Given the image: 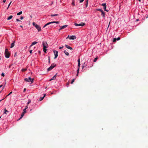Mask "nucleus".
Listing matches in <instances>:
<instances>
[{
  "mask_svg": "<svg viewBox=\"0 0 148 148\" xmlns=\"http://www.w3.org/2000/svg\"><path fill=\"white\" fill-rule=\"evenodd\" d=\"M74 25L76 26H83L85 25V23H80L79 24L77 23H75Z\"/></svg>",
  "mask_w": 148,
  "mask_h": 148,
  "instance_id": "nucleus-6",
  "label": "nucleus"
},
{
  "mask_svg": "<svg viewBox=\"0 0 148 148\" xmlns=\"http://www.w3.org/2000/svg\"><path fill=\"white\" fill-rule=\"evenodd\" d=\"M15 41H14L13 43H12L11 44V46L10 47L11 48H12L14 46V43Z\"/></svg>",
  "mask_w": 148,
  "mask_h": 148,
  "instance_id": "nucleus-15",
  "label": "nucleus"
},
{
  "mask_svg": "<svg viewBox=\"0 0 148 148\" xmlns=\"http://www.w3.org/2000/svg\"><path fill=\"white\" fill-rule=\"evenodd\" d=\"M5 84H6V83H5V84L4 85V86H3L4 87H5Z\"/></svg>",
  "mask_w": 148,
  "mask_h": 148,
  "instance_id": "nucleus-49",
  "label": "nucleus"
},
{
  "mask_svg": "<svg viewBox=\"0 0 148 148\" xmlns=\"http://www.w3.org/2000/svg\"><path fill=\"white\" fill-rule=\"evenodd\" d=\"M34 79L33 78L32 79L30 77H29L28 78H25L24 79V80L25 81L29 82H31V83H33Z\"/></svg>",
  "mask_w": 148,
  "mask_h": 148,
  "instance_id": "nucleus-4",
  "label": "nucleus"
},
{
  "mask_svg": "<svg viewBox=\"0 0 148 148\" xmlns=\"http://www.w3.org/2000/svg\"><path fill=\"white\" fill-rule=\"evenodd\" d=\"M37 43H38V42H36V41H35L34 42H32V44L29 47L30 48V47H32V46H33V45H34L36 44Z\"/></svg>",
  "mask_w": 148,
  "mask_h": 148,
  "instance_id": "nucleus-14",
  "label": "nucleus"
},
{
  "mask_svg": "<svg viewBox=\"0 0 148 148\" xmlns=\"http://www.w3.org/2000/svg\"><path fill=\"white\" fill-rule=\"evenodd\" d=\"M26 90V89L25 88L24 89V90H23V92H25V90Z\"/></svg>",
  "mask_w": 148,
  "mask_h": 148,
  "instance_id": "nucleus-45",
  "label": "nucleus"
},
{
  "mask_svg": "<svg viewBox=\"0 0 148 148\" xmlns=\"http://www.w3.org/2000/svg\"><path fill=\"white\" fill-rule=\"evenodd\" d=\"M61 27L60 28V29H59V31H60V30H62V29H61V27Z\"/></svg>",
  "mask_w": 148,
  "mask_h": 148,
  "instance_id": "nucleus-48",
  "label": "nucleus"
},
{
  "mask_svg": "<svg viewBox=\"0 0 148 148\" xmlns=\"http://www.w3.org/2000/svg\"><path fill=\"white\" fill-rule=\"evenodd\" d=\"M27 70V69H23L22 70V71H26Z\"/></svg>",
  "mask_w": 148,
  "mask_h": 148,
  "instance_id": "nucleus-29",
  "label": "nucleus"
},
{
  "mask_svg": "<svg viewBox=\"0 0 148 148\" xmlns=\"http://www.w3.org/2000/svg\"><path fill=\"white\" fill-rule=\"evenodd\" d=\"M6 0H3V2L4 3H5L6 2Z\"/></svg>",
  "mask_w": 148,
  "mask_h": 148,
  "instance_id": "nucleus-46",
  "label": "nucleus"
},
{
  "mask_svg": "<svg viewBox=\"0 0 148 148\" xmlns=\"http://www.w3.org/2000/svg\"><path fill=\"white\" fill-rule=\"evenodd\" d=\"M84 67V66H83V67H82V69H83Z\"/></svg>",
  "mask_w": 148,
  "mask_h": 148,
  "instance_id": "nucleus-61",
  "label": "nucleus"
},
{
  "mask_svg": "<svg viewBox=\"0 0 148 148\" xmlns=\"http://www.w3.org/2000/svg\"><path fill=\"white\" fill-rule=\"evenodd\" d=\"M69 36L67 37L66 38H69Z\"/></svg>",
  "mask_w": 148,
  "mask_h": 148,
  "instance_id": "nucleus-56",
  "label": "nucleus"
},
{
  "mask_svg": "<svg viewBox=\"0 0 148 148\" xmlns=\"http://www.w3.org/2000/svg\"><path fill=\"white\" fill-rule=\"evenodd\" d=\"M58 73H57L56 74L53 76V77L51 79L49 80L50 81H51L52 80L55 79H56L57 75Z\"/></svg>",
  "mask_w": 148,
  "mask_h": 148,
  "instance_id": "nucleus-11",
  "label": "nucleus"
},
{
  "mask_svg": "<svg viewBox=\"0 0 148 148\" xmlns=\"http://www.w3.org/2000/svg\"><path fill=\"white\" fill-rule=\"evenodd\" d=\"M49 62H50V60H49Z\"/></svg>",
  "mask_w": 148,
  "mask_h": 148,
  "instance_id": "nucleus-51",
  "label": "nucleus"
},
{
  "mask_svg": "<svg viewBox=\"0 0 148 148\" xmlns=\"http://www.w3.org/2000/svg\"><path fill=\"white\" fill-rule=\"evenodd\" d=\"M4 87H3V88H2V90H3V89Z\"/></svg>",
  "mask_w": 148,
  "mask_h": 148,
  "instance_id": "nucleus-52",
  "label": "nucleus"
},
{
  "mask_svg": "<svg viewBox=\"0 0 148 148\" xmlns=\"http://www.w3.org/2000/svg\"><path fill=\"white\" fill-rule=\"evenodd\" d=\"M80 63H78V69L77 70V74L76 75L77 76H78V74L79 73V68H80Z\"/></svg>",
  "mask_w": 148,
  "mask_h": 148,
  "instance_id": "nucleus-10",
  "label": "nucleus"
},
{
  "mask_svg": "<svg viewBox=\"0 0 148 148\" xmlns=\"http://www.w3.org/2000/svg\"><path fill=\"white\" fill-rule=\"evenodd\" d=\"M51 23H59V21H53V22H51Z\"/></svg>",
  "mask_w": 148,
  "mask_h": 148,
  "instance_id": "nucleus-23",
  "label": "nucleus"
},
{
  "mask_svg": "<svg viewBox=\"0 0 148 148\" xmlns=\"http://www.w3.org/2000/svg\"><path fill=\"white\" fill-rule=\"evenodd\" d=\"M72 5H73V6H74L75 5V3H74V2L73 1L72 3Z\"/></svg>",
  "mask_w": 148,
  "mask_h": 148,
  "instance_id": "nucleus-36",
  "label": "nucleus"
},
{
  "mask_svg": "<svg viewBox=\"0 0 148 148\" xmlns=\"http://www.w3.org/2000/svg\"><path fill=\"white\" fill-rule=\"evenodd\" d=\"M97 10L98 11H100L101 12L103 11L101 9H97Z\"/></svg>",
  "mask_w": 148,
  "mask_h": 148,
  "instance_id": "nucleus-31",
  "label": "nucleus"
},
{
  "mask_svg": "<svg viewBox=\"0 0 148 148\" xmlns=\"http://www.w3.org/2000/svg\"><path fill=\"white\" fill-rule=\"evenodd\" d=\"M101 15H102V16L103 17H105V12L103 11L101 12Z\"/></svg>",
  "mask_w": 148,
  "mask_h": 148,
  "instance_id": "nucleus-17",
  "label": "nucleus"
},
{
  "mask_svg": "<svg viewBox=\"0 0 148 148\" xmlns=\"http://www.w3.org/2000/svg\"><path fill=\"white\" fill-rule=\"evenodd\" d=\"M2 100H0V102Z\"/></svg>",
  "mask_w": 148,
  "mask_h": 148,
  "instance_id": "nucleus-64",
  "label": "nucleus"
},
{
  "mask_svg": "<svg viewBox=\"0 0 148 148\" xmlns=\"http://www.w3.org/2000/svg\"><path fill=\"white\" fill-rule=\"evenodd\" d=\"M32 50H31L29 51V52L30 53H31V54L32 53Z\"/></svg>",
  "mask_w": 148,
  "mask_h": 148,
  "instance_id": "nucleus-41",
  "label": "nucleus"
},
{
  "mask_svg": "<svg viewBox=\"0 0 148 148\" xmlns=\"http://www.w3.org/2000/svg\"><path fill=\"white\" fill-rule=\"evenodd\" d=\"M26 106L25 107V109L26 110L28 108V106Z\"/></svg>",
  "mask_w": 148,
  "mask_h": 148,
  "instance_id": "nucleus-42",
  "label": "nucleus"
},
{
  "mask_svg": "<svg viewBox=\"0 0 148 148\" xmlns=\"http://www.w3.org/2000/svg\"><path fill=\"white\" fill-rule=\"evenodd\" d=\"M2 86H3L2 84L0 85V88H1L2 87Z\"/></svg>",
  "mask_w": 148,
  "mask_h": 148,
  "instance_id": "nucleus-47",
  "label": "nucleus"
},
{
  "mask_svg": "<svg viewBox=\"0 0 148 148\" xmlns=\"http://www.w3.org/2000/svg\"><path fill=\"white\" fill-rule=\"evenodd\" d=\"M56 66V64L53 63L51 66L47 69L48 71H49L51 70L53 68H54Z\"/></svg>",
  "mask_w": 148,
  "mask_h": 148,
  "instance_id": "nucleus-5",
  "label": "nucleus"
},
{
  "mask_svg": "<svg viewBox=\"0 0 148 148\" xmlns=\"http://www.w3.org/2000/svg\"><path fill=\"white\" fill-rule=\"evenodd\" d=\"M120 39V37H118L117 38H114L113 39V42H115L116 41V40H119Z\"/></svg>",
  "mask_w": 148,
  "mask_h": 148,
  "instance_id": "nucleus-12",
  "label": "nucleus"
},
{
  "mask_svg": "<svg viewBox=\"0 0 148 148\" xmlns=\"http://www.w3.org/2000/svg\"><path fill=\"white\" fill-rule=\"evenodd\" d=\"M44 96L43 97H41L40 98V100H39L40 101H42V100H43V99H44V97L45 96V94H44Z\"/></svg>",
  "mask_w": 148,
  "mask_h": 148,
  "instance_id": "nucleus-20",
  "label": "nucleus"
},
{
  "mask_svg": "<svg viewBox=\"0 0 148 148\" xmlns=\"http://www.w3.org/2000/svg\"><path fill=\"white\" fill-rule=\"evenodd\" d=\"M74 81H75V79H73L72 80L71 82V84H73V82H74Z\"/></svg>",
  "mask_w": 148,
  "mask_h": 148,
  "instance_id": "nucleus-30",
  "label": "nucleus"
},
{
  "mask_svg": "<svg viewBox=\"0 0 148 148\" xmlns=\"http://www.w3.org/2000/svg\"><path fill=\"white\" fill-rule=\"evenodd\" d=\"M65 46L66 47V48H68L69 49H70L71 50H73V49L71 47H70V46H69L67 45H65Z\"/></svg>",
  "mask_w": 148,
  "mask_h": 148,
  "instance_id": "nucleus-13",
  "label": "nucleus"
},
{
  "mask_svg": "<svg viewBox=\"0 0 148 148\" xmlns=\"http://www.w3.org/2000/svg\"><path fill=\"white\" fill-rule=\"evenodd\" d=\"M2 91V90H1V91H0V93H1V91Z\"/></svg>",
  "mask_w": 148,
  "mask_h": 148,
  "instance_id": "nucleus-62",
  "label": "nucleus"
},
{
  "mask_svg": "<svg viewBox=\"0 0 148 148\" xmlns=\"http://www.w3.org/2000/svg\"><path fill=\"white\" fill-rule=\"evenodd\" d=\"M101 5L103 7H104L103 8H104V11H107V12L108 11V10H107L106 9V3H102L101 4Z\"/></svg>",
  "mask_w": 148,
  "mask_h": 148,
  "instance_id": "nucleus-8",
  "label": "nucleus"
},
{
  "mask_svg": "<svg viewBox=\"0 0 148 148\" xmlns=\"http://www.w3.org/2000/svg\"><path fill=\"white\" fill-rule=\"evenodd\" d=\"M88 0H87L86 1L88 2Z\"/></svg>",
  "mask_w": 148,
  "mask_h": 148,
  "instance_id": "nucleus-63",
  "label": "nucleus"
},
{
  "mask_svg": "<svg viewBox=\"0 0 148 148\" xmlns=\"http://www.w3.org/2000/svg\"><path fill=\"white\" fill-rule=\"evenodd\" d=\"M67 25H63L62 26H60V27H61V29H64L65 28H66V27H67Z\"/></svg>",
  "mask_w": 148,
  "mask_h": 148,
  "instance_id": "nucleus-16",
  "label": "nucleus"
},
{
  "mask_svg": "<svg viewBox=\"0 0 148 148\" xmlns=\"http://www.w3.org/2000/svg\"><path fill=\"white\" fill-rule=\"evenodd\" d=\"M139 1H140V0H138Z\"/></svg>",
  "mask_w": 148,
  "mask_h": 148,
  "instance_id": "nucleus-60",
  "label": "nucleus"
},
{
  "mask_svg": "<svg viewBox=\"0 0 148 148\" xmlns=\"http://www.w3.org/2000/svg\"><path fill=\"white\" fill-rule=\"evenodd\" d=\"M97 59H98V57H96L94 59V60H93V62H95L97 60Z\"/></svg>",
  "mask_w": 148,
  "mask_h": 148,
  "instance_id": "nucleus-26",
  "label": "nucleus"
},
{
  "mask_svg": "<svg viewBox=\"0 0 148 148\" xmlns=\"http://www.w3.org/2000/svg\"><path fill=\"white\" fill-rule=\"evenodd\" d=\"M9 112L8 111L6 110L5 109H4V114H7V112Z\"/></svg>",
  "mask_w": 148,
  "mask_h": 148,
  "instance_id": "nucleus-24",
  "label": "nucleus"
},
{
  "mask_svg": "<svg viewBox=\"0 0 148 148\" xmlns=\"http://www.w3.org/2000/svg\"><path fill=\"white\" fill-rule=\"evenodd\" d=\"M63 46H62V47H60L59 48V49H62V48H63Z\"/></svg>",
  "mask_w": 148,
  "mask_h": 148,
  "instance_id": "nucleus-44",
  "label": "nucleus"
},
{
  "mask_svg": "<svg viewBox=\"0 0 148 148\" xmlns=\"http://www.w3.org/2000/svg\"><path fill=\"white\" fill-rule=\"evenodd\" d=\"M64 53L66 55V56H69V53L67 52L65 50L64 51Z\"/></svg>",
  "mask_w": 148,
  "mask_h": 148,
  "instance_id": "nucleus-18",
  "label": "nucleus"
},
{
  "mask_svg": "<svg viewBox=\"0 0 148 148\" xmlns=\"http://www.w3.org/2000/svg\"><path fill=\"white\" fill-rule=\"evenodd\" d=\"M12 92H11L9 93V94H8L7 95V96H8V95H10L11 94H12Z\"/></svg>",
  "mask_w": 148,
  "mask_h": 148,
  "instance_id": "nucleus-37",
  "label": "nucleus"
},
{
  "mask_svg": "<svg viewBox=\"0 0 148 148\" xmlns=\"http://www.w3.org/2000/svg\"><path fill=\"white\" fill-rule=\"evenodd\" d=\"M22 13V12L21 11V12H19L18 13H17V15H20Z\"/></svg>",
  "mask_w": 148,
  "mask_h": 148,
  "instance_id": "nucleus-25",
  "label": "nucleus"
},
{
  "mask_svg": "<svg viewBox=\"0 0 148 148\" xmlns=\"http://www.w3.org/2000/svg\"><path fill=\"white\" fill-rule=\"evenodd\" d=\"M31 102V101L30 100H28V102H27V106H28V104Z\"/></svg>",
  "mask_w": 148,
  "mask_h": 148,
  "instance_id": "nucleus-32",
  "label": "nucleus"
},
{
  "mask_svg": "<svg viewBox=\"0 0 148 148\" xmlns=\"http://www.w3.org/2000/svg\"><path fill=\"white\" fill-rule=\"evenodd\" d=\"M38 52H39V53H40V51H38Z\"/></svg>",
  "mask_w": 148,
  "mask_h": 148,
  "instance_id": "nucleus-57",
  "label": "nucleus"
},
{
  "mask_svg": "<svg viewBox=\"0 0 148 148\" xmlns=\"http://www.w3.org/2000/svg\"><path fill=\"white\" fill-rule=\"evenodd\" d=\"M5 57L7 58H8L10 56V54L8 51V49H5Z\"/></svg>",
  "mask_w": 148,
  "mask_h": 148,
  "instance_id": "nucleus-3",
  "label": "nucleus"
},
{
  "mask_svg": "<svg viewBox=\"0 0 148 148\" xmlns=\"http://www.w3.org/2000/svg\"><path fill=\"white\" fill-rule=\"evenodd\" d=\"M138 20H138V19H137L136 20V21H138Z\"/></svg>",
  "mask_w": 148,
  "mask_h": 148,
  "instance_id": "nucleus-55",
  "label": "nucleus"
},
{
  "mask_svg": "<svg viewBox=\"0 0 148 148\" xmlns=\"http://www.w3.org/2000/svg\"><path fill=\"white\" fill-rule=\"evenodd\" d=\"M84 0H81L80 1V3H82V2Z\"/></svg>",
  "mask_w": 148,
  "mask_h": 148,
  "instance_id": "nucleus-38",
  "label": "nucleus"
},
{
  "mask_svg": "<svg viewBox=\"0 0 148 148\" xmlns=\"http://www.w3.org/2000/svg\"><path fill=\"white\" fill-rule=\"evenodd\" d=\"M53 53H54L55 56L54 58V59H56L58 56V51H57L54 50L53 51Z\"/></svg>",
  "mask_w": 148,
  "mask_h": 148,
  "instance_id": "nucleus-7",
  "label": "nucleus"
},
{
  "mask_svg": "<svg viewBox=\"0 0 148 148\" xmlns=\"http://www.w3.org/2000/svg\"><path fill=\"white\" fill-rule=\"evenodd\" d=\"M24 114H23V113H22V114L21 115V117L18 120H19L20 119H21L24 116Z\"/></svg>",
  "mask_w": 148,
  "mask_h": 148,
  "instance_id": "nucleus-21",
  "label": "nucleus"
},
{
  "mask_svg": "<svg viewBox=\"0 0 148 148\" xmlns=\"http://www.w3.org/2000/svg\"><path fill=\"white\" fill-rule=\"evenodd\" d=\"M51 22H49L48 23H47V24H45L44 26L43 27H45L46 26H47V25H49L50 24H51Z\"/></svg>",
  "mask_w": 148,
  "mask_h": 148,
  "instance_id": "nucleus-22",
  "label": "nucleus"
},
{
  "mask_svg": "<svg viewBox=\"0 0 148 148\" xmlns=\"http://www.w3.org/2000/svg\"><path fill=\"white\" fill-rule=\"evenodd\" d=\"M42 45L43 46V51L45 53H46L47 50L46 48H47V44L46 42H42Z\"/></svg>",
  "mask_w": 148,
  "mask_h": 148,
  "instance_id": "nucleus-1",
  "label": "nucleus"
},
{
  "mask_svg": "<svg viewBox=\"0 0 148 148\" xmlns=\"http://www.w3.org/2000/svg\"><path fill=\"white\" fill-rule=\"evenodd\" d=\"M16 21H21L19 19L17 18L16 19Z\"/></svg>",
  "mask_w": 148,
  "mask_h": 148,
  "instance_id": "nucleus-40",
  "label": "nucleus"
},
{
  "mask_svg": "<svg viewBox=\"0 0 148 148\" xmlns=\"http://www.w3.org/2000/svg\"><path fill=\"white\" fill-rule=\"evenodd\" d=\"M33 25L37 29L38 32L41 30V27L39 25H37L35 22L33 23Z\"/></svg>",
  "mask_w": 148,
  "mask_h": 148,
  "instance_id": "nucleus-2",
  "label": "nucleus"
},
{
  "mask_svg": "<svg viewBox=\"0 0 148 148\" xmlns=\"http://www.w3.org/2000/svg\"><path fill=\"white\" fill-rule=\"evenodd\" d=\"M1 75L3 77H4L5 76L4 73H2L1 74Z\"/></svg>",
  "mask_w": 148,
  "mask_h": 148,
  "instance_id": "nucleus-33",
  "label": "nucleus"
},
{
  "mask_svg": "<svg viewBox=\"0 0 148 148\" xmlns=\"http://www.w3.org/2000/svg\"><path fill=\"white\" fill-rule=\"evenodd\" d=\"M12 1H11L10 2V3L8 5V8H9V6H10V5L11 3H12Z\"/></svg>",
  "mask_w": 148,
  "mask_h": 148,
  "instance_id": "nucleus-35",
  "label": "nucleus"
},
{
  "mask_svg": "<svg viewBox=\"0 0 148 148\" xmlns=\"http://www.w3.org/2000/svg\"><path fill=\"white\" fill-rule=\"evenodd\" d=\"M69 83H67V85H69Z\"/></svg>",
  "mask_w": 148,
  "mask_h": 148,
  "instance_id": "nucleus-53",
  "label": "nucleus"
},
{
  "mask_svg": "<svg viewBox=\"0 0 148 148\" xmlns=\"http://www.w3.org/2000/svg\"><path fill=\"white\" fill-rule=\"evenodd\" d=\"M78 63H80V59H78Z\"/></svg>",
  "mask_w": 148,
  "mask_h": 148,
  "instance_id": "nucleus-43",
  "label": "nucleus"
},
{
  "mask_svg": "<svg viewBox=\"0 0 148 148\" xmlns=\"http://www.w3.org/2000/svg\"><path fill=\"white\" fill-rule=\"evenodd\" d=\"M13 17V16L12 15H11L8 18H7V19L8 20H10Z\"/></svg>",
  "mask_w": 148,
  "mask_h": 148,
  "instance_id": "nucleus-19",
  "label": "nucleus"
},
{
  "mask_svg": "<svg viewBox=\"0 0 148 148\" xmlns=\"http://www.w3.org/2000/svg\"><path fill=\"white\" fill-rule=\"evenodd\" d=\"M9 8H8H8H7V9L8 10V9Z\"/></svg>",
  "mask_w": 148,
  "mask_h": 148,
  "instance_id": "nucleus-58",
  "label": "nucleus"
},
{
  "mask_svg": "<svg viewBox=\"0 0 148 148\" xmlns=\"http://www.w3.org/2000/svg\"><path fill=\"white\" fill-rule=\"evenodd\" d=\"M53 2H52V3H51V5H52V4H53Z\"/></svg>",
  "mask_w": 148,
  "mask_h": 148,
  "instance_id": "nucleus-59",
  "label": "nucleus"
},
{
  "mask_svg": "<svg viewBox=\"0 0 148 148\" xmlns=\"http://www.w3.org/2000/svg\"><path fill=\"white\" fill-rule=\"evenodd\" d=\"M76 38V37L75 36H72L70 37L69 39L70 40H74Z\"/></svg>",
  "mask_w": 148,
  "mask_h": 148,
  "instance_id": "nucleus-9",
  "label": "nucleus"
},
{
  "mask_svg": "<svg viewBox=\"0 0 148 148\" xmlns=\"http://www.w3.org/2000/svg\"><path fill=\"white\" fill-rule=\"evenodd\" d=\"M88 4V2L86 1V7H87Z\"/></svg>",
  "mask_w": 148,
  "mask_h": 148,
  "instance_id": "nucleus-39",
  "label": "nucleus"
},
{
  "mask_svg": "<svg viewBox=\"0 0 148 148\" xmlns=\"http://www.w3.org/2000/svg\"><path fill=\"white\" fill-rule=\"evenodd\" d=\"M20 27H23V26L22 25H21L20 26Z\"/></svg>",
  "mask_w": 148,
  "mask_h": 148,
  "instance_id": "nucleus-50",
  "label": "nucleus"
},
{
  "mask_svg": "<svg viewBox=\"0 0 148 148\" xmlns=\"http://www.w3.org/2000/svg\"><path fill=\"white\" fill-rule=\"evenodd\" d=\"M23 18H24V17H23V16H21V17L20 18V19L21 20H22V19H23Z\"/></svg>",
  "mask_w": 148,
  "mask_h": 148,
  "instance_id": "nucleus-34",
  "label": "nucleus"
},
{
  "mask_svg": "<svg viewBox=\"0 0 148 148\" xmlns=\"http://www.w3.org/2000/svg\"><path fill=\"white\" fill-rule=\"evenodd\" d=\"M26 112V110L24 109L23 110V114H25Z\"/></svg>",
  "mask_w": 148,
  "mask_h": 148,
  "instance_id": "nucleus-28",
  "label": "nucleus"
},
{
  "mask_svg": "<svg viewBox=\"0 0 148 148\" xmlns=\"http://www.w3.org/2000/svg\"><path fill=\"white\" fill-rule=\"evenodd\" d=\"M47 88V86H46V87H45V89H46V88Z\"/></svg>",
  "mask_w": 148,
  "mask_h": 148,
  "instance_id": "nucleus-54",
  "label": "nucleus"
},
{
  "mask_svg": "<svg viewBox=\"0 0 148 148\" xmlns=\"http://www.w3.org/2000/svg\"><path fill=\"white\" fill-rule=\"evenodd\" d=\"M58 15V14H51V16L52 17L57 16Z\"/></svg>",
  "mask_w": 148,
  "mask_h": 148,
  "instance_id": "nucleus-27",
  "label": "nucleus"
}]
</instances>
